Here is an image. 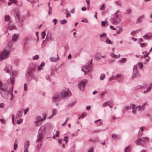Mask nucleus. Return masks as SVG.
Returning <instances> with one entry per match:
<instances>
[{"instance_id":"1","label":"nucleus","mask_w":152,"mask_h":152,"mask_svg":"<svg viewBox=\"0 0 152 152\" xmlns=\"http://www.w3.org/2000/svg\"><path fill=\"white\" fill-rule=\"evenodd\" d=\"M118 12V11L115 14L114 16L111 19V23L115 25L118 24L122 19V16L120 14H117Z\"/></svg>"},{"instance_id":"2","label":"nucleus","mask_w":152,"mask_h":152,"mask_svg":"<svg viewBox=\"0 0 152 152\" xmlns=\"http://www.w3.org/2000/svg\"><path fill=\"white\" fill-rule=\"evenodd\" d=\"M10 54L9 50L4 49L0 53V61H2L8 58Z\"/></svg>"},{"instance_id":"3","label":"nucleus","mask_w":152,"mask_h":152,"mask_svg":"<svg viewBox=\"0 0 152 152\" xmlns=\"http://www.w3.org/2000/svg\"><path fill=\"white\" fill-rule=\"evenodd\" d=\"M7 83L8 84H12V88L11 90L10 94H11V98L10 100H12L14 97V95L12 94V91H13V86L14 84V77L13 76L12 77H10L9 79L7 81Z\"/></svg>"},{"instance_id":"4","label":"nucleus","mask_w":152,"mask_h":152,"mask_svg":"<svg viewBox=\"0 0 152 152\" xmlns=\"http://www.w3.org/2000/svg\"><path fill=\"white\" fill-rule=\"evenodd\" d=\"M60 94L62 98H66L71 96V93L69 89H65L60 92Z\"/></svg>"},{"instance_id":"5","label":"nucleus","mask_w":152,"mask_h":152,"mask_svg":"<svg viewBox=\"0 0 152 152\" xmlns=\"http://www.w3.org/2000/svg\"><path fill=\"white\" fill-rule=\"evenodd\" d=\"M87 82V80L85 79H83L79 82L78 86L80 91H83L85 90V86Z\"/></svg>"},{"instance_id":"6","label":"nucleus","mask_w":152,"mask_h":152,"mask_svg":"<svg viewBox=\"0 0 152 152\" xmlns=\"http://www.w3.org/2000/svg\"><path fill=\"white\" fill-rule=\"evenodd\" d=\"M15 14V18L17 22H19L20 21V12L17 10H14Z\"/></svg>"},{"instance_id":"7","label":"nucleus","mask_w":152,"mask_h":152,"mask_svg":"<svg viewBox=\"0 0 152 152\" xmlns=\"http://www.w3.org/2000/svg\"><path fill=\"white\" fill-rule=\"evenodd\" d=\"M3 86V83L1 82L0 83V94L2 97H5V95L3 93V91H7V88H3L2 86Z\"/></svg>"},{"instance_id":"8","label":"nucleus","mask_w":152,"mask_h":152,"mask_svg":"<svg viewBox=\"0 0 152 152\" xmlns=\"http://www.w3.org/2000/svg\"><path fill=\"white\" fill-rule=\"evenodd\" d=\"M137 67L136 66H134L133 68V72L132 73V77L133 78L139 76V73L137 71Z\"/></svg>"},{"instance_id":"9","label":"nucleus","mask_w":152,"mask_h":152,"mask_svg":"<svg viewBox=\"0 0 152 152\" xmlns=\"http://www.w3.org/2000/svg\"><path fill=\"white\" fill-rule=\"evenodd\" d=\"M13 43L12 41L9 42L5 47L4 49L7 50H9L10 52L11 50V49L12 47Z\"/></svg>"},{"instance_id":"10","label":"nucleus","mask_w":152,"mask_h":152,"mask_svg":"<svg viewBox=\"0 0 152 152\" xmlns=\"http://www.w3.org/2000/svg\"><path fill=\"white\" fill-rule=\"evenodd\" d=\"M135 142L137 145H139L142 146L143 144L145 143V142L143 140L142 138H139L137 140H135Z\"/></svg>"},{"instance_id":"11","label":"nucleus","mask_w":152,"mask_h":152,"mask_svg":"<svg viewBox=\"0 0 152 152\" xmlns=\"http://www.w3.org/2000/svg\"><path fill=\"white\" fill-rule=\"evenodd\" d=\"M46 118V115H45L44 117L42 118H41V117L40 116H37L36 118V119L37 120L34 123L37 124L39 122H41L43 121L45 118Z\"/></svg>"},{"instance_id":"12","label":"nucleus","mask_w":152,"mask_h":152,"mask_svg":"<svg viewBox=\"0 0 152 152\" xmlns=\"http://www.w3.org/2000/svg\"><path fill=\"white\" fill-rule=\"evenodd\" d=\"M30 144L29 142L28 141H26L24 144V152H28V149Z\"/></svg>"},{"instance_id":"13","label":"nucleus","mask_w":152,"mask_h":152,"mask_svg":"<svg viewBox=\"0 0 152 152\" xmlns=\"http://www.w3.org/2000/svg\"><path fill=\"white\" fill-rule=\"evenodd\" d=\"M60 97L58 94H56L53 97V100L54 102H56L60 100Z\"/></svg>"},{"instance_id":"14","label":"nucleus","mask_w":152,"mask_h":152,"mask_svg":"<svg viewBox=\"0 0 152 152\" xmlns=\"http://www.w3.org/2000/svg\"><path fill=\"white\" fill-rule=\"evenodd\" d=\"M46 127L45 125H42L41 126L40 128L39 129V132L42 134H44L45 132V129Z\"/></svg>"},{"instance_id":"15","label":"nucleus","mask_w":152,"mask_h":152,"mask_svg":"<svg viewBox=\"0 0 152 152\" xmlns=\"http://www.w3.org/2000/svg\"><path fill=\"white\" fill-rule=\"evenodd\" d=\"M151 37H152V33H147L143 36V38L145 39H148Z\"/></svg>"},{"instance_id":"16","label":"nucleus","mask_w":152,"mask_h":152,"mask_svg":"<svg viewBox=\"0 0 152 152\" xmlns=\"http://www.w3.org/2000/svg\"><path fill=\"white\" fill-rule=\"evenodd\" d=\"M43 134L39 132L37 136V142L41 141L43 139Z\"/></svg>"},{"instance_id":"17","label":"nucleus","mask_w":152,"mask_h":152,"mask_svg":"<svg viewBox=\"0 0 152 152\" xmlns=\"http://www.w3.org/2000/svg\"><path fill=\"white\" fill-rule=\"evenodd\" d=\"M124 76L121 74L117 75V80L119 83L121 82L124 80Z\"/></svg>"},{"instance_id":"18","label":"nucleus","mask_w":152,"mask_h":152,"mask_svg":"<svg viewBox=\"0 0 152 152\" xmlns=\"http://www.w3.org/2000/svg\"><path fill=\"white\" fill-rule=\"evenodd\" d=\"M92 59H91L90 64H89L88 65L86 66H85L86 69L88 70L89 71L91 70V64L92 63Z\"/></svg>"},{"instance_id":"19","label":"nucleus","mask_w":152,"mask_h":152,"mask_svg":"<svg viewBox=\"0 0 152 152\" xmlns=\"http://www.w3.org/2000/svg\"><path fill=\"white\" fill-rule=\"evenodd\" d=\"M22 114L21 113V110H18L17 112L16 115V118H20L22 117Z\"/></svg>"},{"instance_id":"20","label":"nucleus","mask_w":152,"mask_h":152,"mask_svg":"<svg viewBox=\"0 0 152 152\" xmlns=\"http://www.w3.org/2000/svg\"><path fill=\"white\" fill-rule=\"evenodd\" d=\"M57 111L56 109H52V115L51 116L49 117L48 118H52L53 116L56 115L57 114Z\"/></svg>"},{"instance_id":"21","label":"nucleus","mask_w":152,"mask_h":152,"mask_svg":"<svg viewBox=\"0 0 152 152\" xmlns=\"http://www.w3.org/2000/svg\"><path fill=\"white\" fill-rule=\"evenodd\" d=\"M57 56H58V58L57 59L55 58L54 57H51L50 58V61L52 62H55L59 60V58L58 56V54H57Z\"/></svg>"},{"instance_id":"22","label":"nucleus","mask_w":152,"mask_h":152,"mask_svg":"<svg viewBox=\"0 0 152 152\" xmlns=\"http://www.w3.org/2000/svg\"><path fill=\"white\" fill-rule=\"evenodd\" d=\"M137 110L139 111H142L144 110L145 109V107L139 105L136 107Z\"/></svg>"},{"instance_id":"23","label":"nucleus","mask_w":152,"mask_h":152,"mask_svg":"<svg viewBox=\"0 0 152 152\" xmlns=\"http://www.w3.org/2000/svg\"><path fill=\"white\" fill-rule=\"evenodd\" d=\"M3 88H7V91H3V93L5 94L7 93H10V92L11 91V89H10L9 90H7V88H8V86H7L6 84H5L4 85V86H3ZM5 95V94H4Z\"/></svg>"},{"instance_id":"24","label":"nucleus","mask_w":152,"mask_h":152,"mask_svg":"<svg viewBox=\"0 0 152 152\" xmlns=\"http://www.w3.org/2000/svg\"><path fill=\"white\" fill-rule=\"evenodd\" d=\"M144 17V15H142L141 16H140L139 17H138V18L137 19V22H141L143 18Z\"/></svg>"},{"instance_id":"25","label":"nucleus","mask_w":152,"mask_h":152,"mask_svg":"<svg viewBox=\"0 0 152 152\" xmlns=\"http://www.w3.org/2000/svg\"><path fill=\"white\" fill-rule=\"evenodd\" d=\"M32 72L30 71H28L27 74H26V77L28 79H29V76L32 75Z\"/></svg>"},{"instance_id":"26","label":"nucleus","mask_w":152,"mask_h":152,"mask_svg":"<svg viewBox=\"0 0 152 152\" xmlns=\"http://www.w3.org/2000/svg\"><path fill=\"white\" fill-rule=\"evenodd\" d=\"M112 137L114 139H119V136L115 134H113L112 135Z\"/></svg>"},{"instance_id":"27","label":"nucleus","mask_w":152,"mask_h":152,"mask_svg":"<svg viewBox=\"0 0 152 152\" xmlns=\"http://www.w3.org/2000/svg\"><path fill=\"white\" fill-rule=\"evenodd\" d=\"M18 36L16 34L14 35L12 37V41L13 42H15L17 40L18 38Z\"/></svg>"},{"instance_id":"28","label":"nucleus","mask_w":152,"mask_h":152,"mask_svg":"<svg viewBox=\"0 0 152 152\" xmlns=\"http://www.w3.org/2000/svg\"><path fill=\"white\" fill-rule=\"evenodd\" d=\"M117 75L115 76H112L111 77H110L109 79V81H111L112 80H115V79H117Z\"/></svg>"},{"instance_id":"29","label":"nucleus","mask_w":152,"mask_h":152,"mask_svg":"<svg viewBox=\"0 0 152 152\" xmlns=\"http://www.w3.org/2000/svg\"><path fill=\"white\" fill-rule=\"evenodd\" d=\"M5 20L9 21L10 19V17L8 15H5Z\"/></svg>"},{"instance_id":"30","label":"nucleus","mask_w":152,"mask_h":152,"mask_svg":"<svg viewBox=\"0 0 152 152\" xmlns=\"http://www.w3.org/2000/svg\"><path fill=\"white\" fill-rule=\"evenodd\" d=\"M131 150V148L129 146H127L124 150V152H129Z\"/></svg>"},{"instance_id":"31","label":"nucleus","mask_w":152,"mask_h":152,"mask_svg":"<svg viewBox=\"0 0 152 152\" xmlns=\"http://www.w3.org/2000/svg\"><path fill=\"white\" fill-rule=\"evenodd\" d=\"M143 89L142 85H138L135 88V89L136 90H138L140 89Z\"/></svg>"},{"instance_id":"32","label":"nucleus","mask_w":152,"mask_h":152,"mask_svg":"<svg viewBox=\"0 0 152 152\" xmlns=\"http://www.w3.org/2000/svg\"><path fill=\"white\" fill-rule=\"evenodd\" d=\"M145 53H146L147 54L146 55H144V56H141L140 57L141 58H145L146 57H147L148 56V54H149L150 53V52H149L148 53H147L146 52H144L142 53V54H144Z\"/></svg>"},{"instance_id":"33","label":"nucleus","mask_w":152,"mask_h":152,"mask_svg":"<svg viewBox=\"0 0 152 152\" xmlns=\"http://www.w3.org/2000/svg\"><path fill=\"white\" fill-rule=\"evenodd\" d=\"M105 77V75L104 74H101L99 79L100 80H102Z\"/></svg>"},{"instance_id":"34","label":"nucleus","mask_w":152,"mask_h":152,"mask_svg":"<svg viewBox=\"0 0 152 152\" xmlns=\"http://www.w3.org/2000/svg\"><path fill=\"white\" fill-rule=\"evenodd\" d=\"M16 28L15 26L13 25L12 26H10L8 28V30H12L13 29H14L15 28Z\"/></svg>"},{"instance_id":"35","label":"nucleus","mask_w":152,"mask_h":152,"mask_svg":"<svg viewBox=\"0 0 152 152\" xmlns=\"http://www.w3.org/2000/svg\"><path fill=\"white\" fill-rule=\"evenodd\" d=\"M46 37L48 40V41L51 40H52V36L50 35H47L46 36Z\"/></svg>"},{"instance_id":"36","label":"nucleus","mask_w":152,"mask_h":152,"mask_svg":"<svg viewBox=\"0 0 152 152\" xmlns=\"http://www.w3.org/2000/svg\"><path fill=\"white\" fill-rule=\"evenodd\" d=\"M143 131L142 130H139L138 134V138H140L142 136Z\"/></svg>"},{"instance_id":"37","label":"nucleus","mask_w":152,"mask_h":152,"mask_svg":"<svg viewBox=\"0 0 152 152\" xmlns=\"http://www.w3.org/2000/svg\"><path fill=\"white\" fill-rule=\"evenodd\" d=\"M152 88V84H151L147 88L146 90L147 91V92H148L151 91V89Z\"/></svg>"},{"instance_id":"38","label":"nucleus","mask_w":152,"mask_h":152,"mask_svg":"<svg viewBox=\"0 0 152 152\" xmlns=\"http://www.w3.org/2000/svg\"><path fill=\"white\" fill-rule=\"evenodd\" d=\"M131 12V10L130 9H127L125 11L124 14H129Z\"/></svg>"},{"instance_id":"39","label":"nucleus","mask_w":152,"mask_h":152,"mask_svg":"<svg viewBox=\"0 0 152 152\" xmlns=\"http://www.w3.org/2000/svg\"><path fill=\"white\" fill-rule=\"evenodd\" d=\"M45 35L46 33L45 31H43V32H42L41 34L42 38V39H44L45 37Z\"/></svg>"},{"instance_id":"40","label":"nucleus","mask_w":152,"mask_h":152,"mask_svg":"<svg viewBox=\"0 0 152 152\" xmlns=\"http://www.w3.org/2000/svg\"><path fill=\"white\" fill-rule=\"evenodd\" d=\"M23 120L22 118L18 120L17 121V124H21V123H22Z\"/></svg>"},{"instance_id":"41","label":"nucleus","mask_w":152,"mask_h":152,"mask_svg":"<svg viewBox=\"0 0 152 152\" xmlns=\"http://www.w3.org/2000/svg\"><path fill=\"white\" fill-rule=\"evenodd\" d=\"M67 23V21L65 19H63L61 20V23L62 24H64Z\"/></svg>"},{"instance_id":"42","label":"nucleus","mask_w":152,"mask_h":152,"mask_svg":"<svg viewBox=\"0 0 152 152\" xmlns=\"http://www.w3.org/2000/svg\"><path fill=\"white\" fill-rule=\"evenodd\" d=\"M137 110L136 107L135 108H134L132 110V113L133 114H135L136 113V110Z\"/></svg>"},{"instance_id":"43","label":"nucleus","mask_w":152,"mask_h":152,"mask_svg":"<svg viewBox=\"0 0 152 152\" xmlns=\"http://www.w3.org/2000/svg\"><path fill=\"white\" fill-rule=\"evenodd\" d=\"M109 103V102H107L103 103L102 104V107H104L107 106L108 105L107 104Z\"/></svg>"},{"instance_id":"44","label":"nucleus","mask_w":152,"mask_h":152,"mask_svg":"<svg viewBox=\"0 0 152 152\" xmlns=\"http://www.w3.org/2000/svg\"><path fill=\"white\" fill-rule=\"evenodd\" d=\"M138 65L139 68L140 69H142V68L143 65L142 63H141V62L139 63L138 64Z\"/></svg>"},{"instance_id":"45","label":"nucleus","mask_w":152,"mask_h":152,"mask_svg":"<svg viewBox=\"0 0 152 152\" xmlns=\"http://www.w3.org/2000/svg\"><path fill=\"white\" fill-rule=\"evenodd\" d=\"M82 22L84 23H88V21L86 18H84L82 20Z\"/></svg>"},{"instance_id":"46","label":"nucleus","mask_w":152,"mask_h":152,"mask_svg":"<svg viewBox=\"0 0 152 152\" xmlns=\"http://www.w3.org/2000/svg\"><path fill=\"white\" fill-rule=\"evenodd\" d=\"M39 58V56L37 55H36L35 56L33 57V60H37Z\"/></svg>"},{"instance_id":"47","label":"nucleus","mask_w":152,"mask_h":152,"mask_svg":"<svg viewBox=\"0 0 152 152\" xmlns=\"http://www.w3.org/2000/svg\"><path fill=\"white\" fill-rule=\"evenodd\" d=\"M126 61V59L125 58H122L121 59L119 60L118 61L120 62H125Z\"/></svg>"},{"instance_id":"48","label":"nucleus","mask_w":152,"mask_h":152,"mask_svg":"<svg viewBox=\"0 0 152 152\" xmlns=\"http://www.w3.org/2000/svg\"><path fill=\"white\" fill-rule=\"evenodd\" d=\"M111 56L114 58H117L118 56L115 55V54L112 53L111 54Z\"/></svg>"},{"instance_id":"49","label":"nucleus","mask_w":152,"mask_h":152,"mask_svg":"<svg viewBox=\"0 0 152 152\" xmlns=\"http://www.w3.org/2000/svg\"><path fill=\"white\" fill-rule=\"evenodd\" d=\"M71 15V14L69 13V11H67V12H66V18H68Z\"/></svg>"},{"instance_id":"50","label":"nucleus","mask_w":152,"mask_h":152,"mask_svg":"<svg viewBox=\"0 0 152 152\" xmlns=\"http://www.w3.org/2000/svg\"><path fill=\"white\" fill-rule=\"evenodd\" d=\"M68 138L67 137H65L64 138V140L66 142V143L68 142Z\"/></svg>"},{"instance_id":"51","label":"nucleus","mask_w":152,"mask_h":152,"mask_svg":"<svg viewBox=\"0 0 152 152\" xmlns=\"http://www.w3.org/2000/svg\"><path fill=\"white\" fill-rule=\"evenodd\" d=\"M123 31V29L122 28H120V29L118 30L117 32V33L118 34H120Z\"/></svg>"},{"instance_id":"52","label":"nucleus","mask_w":152,"mask_h":152,"mask_svg":"<svg viewBox=\"0 0 152 152\" xmlns=\"http://www.w3.org/2000/svg\"><path fill=\"white\" fill-rule=\"evenodd\" d=\"M24 89L25 91H26L27 90V86L26 83H25L24 85Z\"/></svg>"},{"instance_id":"53","label":"nucleus","mask_w":152,"mask_h":152,"mask_svg":"<svg viewBox=\"0 0 152 152\" xmlns=\"http://www.w3.org/2000/svg\"><path fill=\"white\" fill-rule=\"evenodd\" d=\"M106 43L109 44H111L112 43V42L109 39H106Z\"/></svg>"},{"instance_id":"54","label":"nucleus","mask_w":152,"mask_h":152,"mask_svg":"<svg viewBox=\"0 0 152 152\" xmlns=\"http://www.w3.org/2000/svg\"><path fill=\"white\" fill-rule=\"evenodd\" d=\"M148 86V85L146 83H144L142 85L143 88H145Z\"/></svg>"},{"instance_id":"55","label":"nucleus","mask_w":152,"mask_h":152,"mask_svg":"<svg viewBox=\"0 0 152 152\" xmlns=\"http://www.w3.org/2000/svg\"><path fill=\"white\" fill-rule=\"evenodd\" d=\"M115 3L117 4L118 5L120 6H121V4L120 2L119 1H116L115 2Z\"/></svg>"},{"instance_id":"56","label":"nucleus","mask_w":152,"mask_h":152,"mask_svg":"<svg viewBox=\"0 0 152 152\" xmlns=\"http://www.w3.org/2000/svg\"><path fill=\"white\" fill-rule=\"evenodd\" d=\"M59 133H60L59 131L58 130H56V136L57 137H58L59 136Z\"/></svg>"},{"instance_id":"57","label":"nucleus","mask_w":152,"mask_h":152,"mask_svg":"<svg viewBox=\"0 0 152 152\" xmlns=\"http://www.w3.org/2000/svg\"><path fill=\"white\" fill-rule=\"evenodd\" d=\"M94 151L93 148L91 147L89 150L88 152H94Z\"/></svg>"},{"instance_id":"58","label":"nucleus","mask_w":152,"mask_h":152,"mask_svg":"<svg viewBox=\"0 0 152 152\" xmlns=\"http://www.w3.org/2000/svg\"><path fill=\"white\" fill-rule=\"evenodd\" d=\"M4 107V104L3 103L0 104V108H3Z\"/></svg>"},{"instance_id":"59","label":"nucleus","mask_w":152,"mask_h":152,"mask_svg":"<svg viewBox=\"0 0 152 152\" xmlns=\"http://www.w3.org/2000/svg\"><path fill=\"white\" fill-rule=\"evenodd\" d=\"M85 116V115L84 113H83L81 116H80L79 118V119H80V118H83Z\"/></svg>"},{"instance_id":"60","label":"nucleus","mask_w":152,"mask_h":152,"mask_svg":"<svg viewBox=\"0 0 152 152\" xmlns=\"http://www.w3.org/2000/svg\"><path fill=\"white\" fill-rule=\"evenodd\" d=\"M28 110H29L27 108L24 110V113L25 115L27 113V112L28 111Z\"/></svg>"},{"instance_id":"61","label":"nucleus","mask_w":152,"mask_h":152,"mask_svg":"<svg viewBox=\"0 0 152 152\" xmlns=\"http://www.w3.org/2000/svg\"><path fill=\"white\" fill-rule=\"evenodd\" d=\"M104 4H103V5L102 6H101V8H100V10H103L104 9Z\"/></svg>"},{"instance_id":"62","label":"nucleus","mask_w":152,"mask_h":152,"mask_svg":"<svg viewBox=\"0 0 152 152\" xmlns=\"http://www.w3.org/2000/svg\"><path fill=\"white\" fill-rule=\"evenodd\" d=\"M43 69V68L42 67V66H39L37 67V69L39 71H40L42 70Z\"/></svg>"},{"instance_id":"63","label":"nucleus","mask_w":152,"mask_h":152,"mask_svg":"<svg viewBox=\"0 0 152 152\" xmlns=\"http://www.w3.org/2000/svg\"><path fill=\"white\" fill-rule=\"evenodd\" d=\"M0 121L3 124H4L5 120L3 119H0Z\"/></svg>"},{"instance_id":"64","label":"nucleus","mask_w":152,"mask_h":152,"mask_svg":"<svg viewBox=\"0 0 152 152\" xmlns=\"http://www.w3.org/2000/svg\"><path fill=\"white\" fill-rule=\"evenodd\" d=\"M53 22L54 23V24H56L57 23V20L56 19H54L53 20Z\"/></svg>"}]
</instances>
